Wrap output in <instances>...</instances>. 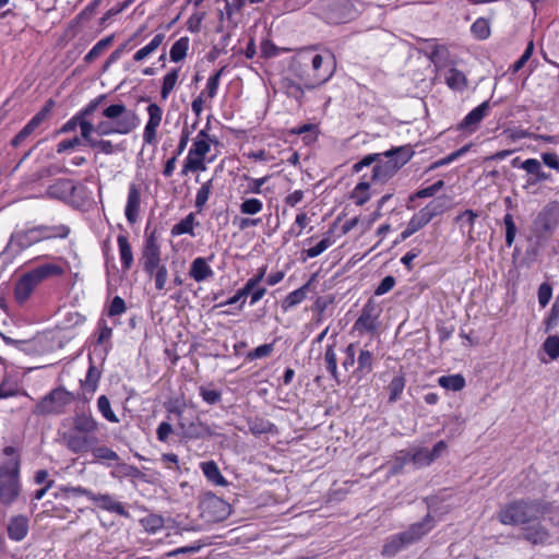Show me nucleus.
<instances>
[{
    "instance_id": "1",
    "label": "nucleus",
    "mask_w": 559,
    "mask_h": 559,
    "mask_svg": "<svg viewBox=\"0 0 559 559\" xmlns=\"http://www.w3.org/2000/svg\"><path fill=\"white\" fill-rule=\"evenodd\" d=\"M5 457L0 463V502L5 507L17 501L21 491V454L14 447L3 449Z\"/></svg>"
},
{
    "instance_id": "2",
    "label": "nucleus",
    "mask_w": 559,
    "mask_h": 559,
    "mask_svg": "<svg viewBox=\"0 0 559 559\" xmlns=\"http://www.w3.org/2000/svg\"><path fill=\"white\" fill-rule=\"evenodd\" d=\"M549 511V504L542 500L521 499L506 504L498 518L506 525H526L539 522Z\"/></svg>"
},
{
    "instance_id": "3",
    "label": "nucleus",
    "mask_w": 559,
    "mask_h": 559,
    "mask_svg": "<svg viewBox=\"0 0 559 559\" xmlns=\"http://www.w3.org/2000/svg\"><path fill=\"white\" fill-rule=\"evenodd\" d=\"M70 233V228L66 225L47 226L38 225L28 229L16 230L10 237L2 254H17L31 246L44 240L52 238H66Z\"/></svg>"
},
{
    "instance_id": "4",
    "label": "nucleus",
    "mask_w": 559,
    "mask_h": 559,
    "mask_svg": "<svg viewBox=\"0 0 559 559\" xmlns=\"http://www.w3.org/2000/svg\"><path fill=\"white\" fill-rule=\"evenodd\" d=\"M415 152L413 146L402 145L392 147L381 154L385 160H379L372 169V180L385 182L391 179L404 165H406Z\"/></svg>"
},
{
    "instance_id": "5",
    "label": "nucleus",
    "mask_w": 559,
    "mask_h": 559,
    "mask_svg": "<svg viewBox=\"0 0 559 559\" xmlns=\"http://www.w3.org/2000/svg\"><path fill=\"white\" fill-rule=\"evenodd\" d=\"M62 269L55 263H45L25 273L15 284L14 297L24 304L34 289L46 278L62 274Z\"/></svg>"
},
{
    "instance_id": "6",
    "label": "nucleus",
    "mask_w": 559,
    "mask_h": 559,
    "mask_svg": "<svg viewBox=\"0 0 559 559\" xmlns=\"http://www.w3.org/2000/svg\"><path fill=\"white\" fill-rule=\"evenodd\" d=\"M317 9L319 16L329 24L347 23L357 14L350 0H320Z\"/></svg>"
},
{
    "instance_id": "7",
    "label": "nucleus",
    "mask_w": 559,
    "mask_h": 559,
    "mask_svg": "<svg viewBox=\"0 0 559 559\" xmlns=\"http://www.w3.org/2000/svg\"><path fill=\"white\" fill-rule=\"evenodd\" d=\"M74 399V395L64 388H56L35 405L33 414L37 416L61 415Z\"/></svg>"
},
{
    "instance_id": "8",
    "label": "nucleus",
    "mask_w": 559,
    "mask_h": 559,
    "mask_svg": "<svg viewBox=\"0 0 559 559\" xmlns=\"http://www.w3.org/2000/svg\"><path fill=\"white\" fill-rule=\"evenodd\" d=\"M103 116L109 120H114L115 131L118 134H128L140 123L138 115L127 109L122 103L106 107L103 110Z\"/></svg>"
},
{
    "instance_id": "9",
    "label": "nucleus",
    "mask_w": 559,
    "mask_h": 559,
    "mask_svg": "<svg viewBox=\"0 0 559 559\" xmlns=\"http://www.w3.org/2000/svg\"><path fill=\"white\" fill-rule=\"evenodd\" d=\"M61 438L67 449L73 454L87 453L99 442L96 435L78 432L72 428L63 432Z\"/></svg>"
},
{
    "instance_id": "10",
    "label": "nucleus",
    "mask_w": 559,
    "mask_h": 559,
    "mask_svg": "<svg viewBox=\"0 0 559 559\" xmlns=\"http://www.w3.org/2000/svg\"><path fill=\"white\" fill-rule=\"evenodd\" d=\"M140 262L144 272L150 276H153L156 267L160 265V247L157 242V237L154 231L151 233L145 239Z\"/></svg>"
},
{
    "instance_id": "11",
    "label": "nucleus",
    "mask_w": 559,
    "mask_h": 559,
    "mask_svg": "<svg viewBox=\"0 0 559 559\" xmlns=\"http://www.w3.org/2000/svg\"><path fill=\"white\" fill-rule=\"evenodd\" d=\"M304 66H307V62L302 61V59L294 58L290 62L289 70L294 73V75L304 84L306 90H314L318 86L324 84L331 76L332 71L329 70L324 74H316L313 80L309 79L304 70Z\"/></svg>"
},
{
    "instance_id": "12",
    "label": "nucleus",
    "mask_w": 559,
    "mask_h": 559,
    "mask_svg": "<svg viewBox=\"0 0 559 559\" xmlns=\"http://www.w3.org/2000/svg\"><path fill=\"white\" fill-rule=\"evenodd\" d=\"M376 307L370 301L367 302L354 324V329L360 333H374L378 329V313Z\"/></svg>"
},
{
    "instance_id": "13",
    "label": "nucleus",
    "mask_w": 559,
    "mask_h": 559,
    "mask_svg": "<svg viewBox=\"0 0 559 559\" xmlns=\"http://www.w3.org/2000/svg\"><path fill=\"white\" fill-rule=\"evenodd\" d=\"M433 518L427 514L420 522L412 524L406 531L402 532L406 543L409 545L417 543L433 528Z\"/></svg>"
},
{
    "instance_id": "14",
    "label": "nucleus",
    "mask_w": 559,
    "mask_h": 559,
    "mask_svg": "<svg viewBox=\"0 0 559 559\" xmlns=\"http://www.w3.org/2000/svg\"><path fill=\"white\" fill-rule=\"evenodd\" d=\"M266 272V266H262L259 269V272L253 277L249 278L242 288L237 290V293L225 301V305H235L240 301V309L246 302V297L251 294V292L259 285V283L263 280Z\"/></svg>"
},
{
    "instance_id": "15",
    "label": "nucleus",
    "mask_w": 559,
    "mask_h": 559,
    "mask_svg": "<svg viewBox=\"0 0 559 559\" xmlns=\"http://www.w3.org/2000/svg\"><path fill=\"white\" fill-rule=\"evenodd\" d=\"M93 501L98 508L117 513L121 516L129 518L130 514L123 507V504L119 501H117L109 493H92V497L90 499Z\"/></svg>"
},
{
    "instance_id": "16",
    "label": "nucleus",
    "mask_w": 559,
    "mask_h": 559,
    "mask_svg": "<svg viewBox=\"0 0 559 559\" xmlns=\"http://www.w3.org/2000/svg\"><path fill=\"white\" fill-rule=\"evenodd\" d=\"M489 109V100L483 102L479 106L467 114V116L459 124V129L474 131L479 122L488 115Z\"/></svg>"
},
{
    "instance_id": "17",
    "label": "nucleus",
    "mask_w": 559,
    "mask_h": 559,
    "mask_svg": "<svg viewBox=\"0 0 559 559\" xmlns=\"http://www.w3.org/2000/svg\"><path fill=\"white\" fill-rule=\"evenodd\" d=\"M141 192L135 183H131L126 205V217L130 224L136 223L140 215Z\"/></svg>"
},
{
    "instance_id": "18",
    "label": "nucleus",
    "mask_w": 559,
    "mask_h": 559,
    "mask_svg": "<svg viewBox=\"0 0 559 559\" xmlns=\"http://www.w3.org/2000/svg\"><path fill=\"white\" fill-rule=\"evenodd\" d=\"M76 190V186L72 179H58L55 183L50 185L47 193L55 199L66 200L71 198Z\"/></svg>"
},
{
    "instance_id": "19",
    "label": "nucleus",
    "mask_w": 559,
    "mask_h": 559,
    "mask_svg": "<svg viewBox=\"0 0 559 559\" xmlns=\"http://www.w3.org/2000/svg\"><path fill=\"white\" fill-rule=\"evenodd\" d=\"M8 536L14 542L23 540L28 533V519L24 515H14L8 523Z\"/></svg>"
},
{
    "instance_id": "20",
    "label": "nucleus",
    "mask_w": 559,
    "mask_h": 559,
    "mask_svg": "<svg viewBox=\"0 0 559 559\" xmlns=\"http://www.w3.org/2000/svg\"><path fill=\"white\" fill-rule=\"evenodd\" d=\"M180 427L182 429L183 437L188 439H200L213 435L211 428L199 419L188 424L180 421Z\"/></svg>"
},
{
    "instance_id": "21",
    "label": "nucleus",
    "mask_w": 559,
    "mask_h": 559,
    "mask_svg": "<svg viewBox=\"0 0 559 559\" xmlns=\"http://www.w3.org/2000/svg\"><path fill=\"white\" fill-rule=\"evenodd\" d=\"M71 428L75 429L78 432L96 435L99 429V425L91 414L79 413L73 417V425Z\"/></svg>"
},
{
    "instance_id": "22",
    "label": "nucleus",
    "mask_w": 559,
    "mask_h": 559,
    "mask_svg": "<svg viewBox=\"0 0 559 559\" xmlns=\"http://www.w3.org/2000/svg\"><path fill=\"white\" fill-rule=\"evenodd\" d=\"M407 546H409V544L406 543L403 533L394 534L385 539L381 554L384 557H394Z\"/></svg>"
},
{
    "instance_id": "23",
    "label": "nucleus",
    "mask_w": 559,
    "mask_h": 559,
    "mask_svg": "<svg viewBox=\"0 0 559 559\" xmlns=\"http://www.w3.org/2000/svg\"><path fill=\"white\" fill-rule=\"evenodd\" d=\"M247 425L249 431L254 436L273 433L277 431V428L273 423L262 417H249L247 418Z\"/></svg>"
},
{
    "instance_id": "24",
    "label": "nucleus",
    "mask_w": 559,
    "mask_h": 559,
    "mask_svg": "<svg viewBox=\"0 0 559 559\" xmlns=\"http://www.w3.org/2000/svg\"><path fill=\"white\" fill-rule=\"evenodd\" d=\"M520 168L524 169L527 174L535 176L534 180H528V183L532 185L540 181H546L550 178V174H546L542 168L540 162L535 158H528L524 160L520 165Z\"/></svg>"
},
{
    "instance_id": "25",
    "label": "nucleus",
    "mask_w": 559,
    "mask_h": 559,
    "mask_svg": "<svg viewBox=\"0 0 559 559\" xmlns=\"http://www.w3.org/2000/svg\"><path fill=\"white\" fill-rule=\"evenodd\" d=\"M216 143L215 139H211L206 130H201L195 138L192 147L189 150L191 154L195 156L205 157L210 152L211 143Z\"/></svg>"
},
{
    "instance_id": "26",
    "label": "nucleus",
    "mask_w": 559,
    "mask_h": 559,
    "mask_svg": "<svg viewBox=\"0 0 559 559\" xmlns=\"http://www.w3.org/2000/svg\"><path fill=\"white\" fill-rule=\"evenodd\" d=\"M189 275L195 282H203L213 276V270L206 263L204 258H197L191 263Z\"/></svg>"
},
{
    "instance_id": "27",
    "label": "nucleus",
    "mask_w": 559,
    "mask_h": 559,
    "mask_svg": "<svg viewBox=\"0 0 559 559\" xmlns=\"http://www.w3.org/2000/svg\"><path fill=\"white\" fill-rule=\"evenodd\" d=\"M111 477L121 479V478H138V479H144L145 474L142 473L136 466L127 464V463H120L118 462L114 469L110 472Z\"/></svg>"
},
{
    "instance_id": "28",
    "label": "nucleus",
    "mask_w": 559,
    "mask_h": 559,
    "mask_svg": "<svg viewBox=\"0 0 559 559\" xmlns=\"http://www.w3.org/2000/svg\"><path fill=\"white\" fill-rule=\"evenodd\" d=\"M119 253L121 259L122 269L128 271L133 264V252L131 245L124 235H119L117 238Z\"/></svg>"
},
{
    "instance_id": "29",
    "label": "nucleus",
    "mask_w": 559,
    "mask_h": 559,
    "mask_svg": "<svg viewBox=\"0 0 559 559\" xmlns=\"http://www.w3.org/2000/svg\"><path fill=\"white\" fill-rule=\"evenodd\" d=\"M524 538L533 545L544 544L549 538L548 531L540 524L525 528Z\"/></svg>"
},
{
    "instance_id": "30",
    "label": "nucleus",
    "mask_w": 559,
    "mask_h": 559,
    "mask_svg": "<svg viewBox=\"0 0 559 559\" xmlns=\"http://www.w3.org/2000/svg\"><path fill=\"white\" fill-rule=\"evenodd\" d=\"M445 83L451 90L461 92L466 88L467 79L462 71L451 68L445 75Z\"/></svg>"
},
{
    "instance_id": "31",
    "label": "nucleus",
    "mask_w": 559,
    "mask_h": 559,
    "mask_svg": "<svg viewBox=\"0 0 559 559\" xmlns=\"http://www.w3.org/2000/svg\"><path fill=\"white\" fill-rule=\"evenodd\" d=\"M201 468L205 477L213 484L217 486H225L227 484L226 479L221 474V471L214 461L203 462L201 464Z\"/></svg>"
},
{
    "instance_id": "32",
    "label": "nucleus",
    "mask_w": 559,
    "mask_h": 559,
    "mask_svg": "<svg viewBox=\"0 0 559 559\" xmlns=\"http://www.w3.org/2000/svg\"><path fill=\"white\" fill-rule=\"evenodd\" d=\"M373 353L368 349H361L357 358V368L355 373L361 376L369 374L373 369Z\"/></svg>"
},
{
    "instance_id": "33",
    "label": "nucleus",
    "mask_w": 559,
    "mask_h": 559,
    "mask_svg": "<svg viewBox=\"0 0 559 559\" xmlns=\"http://www.w3.org/2000/svg\"><path fill=\"white\" fill-rule=\"evenodd\" d=\"M444 211H445L444 202L440 199H435L431 202H429L425 207L419 210L418 213L421 215V217L428 224L432 218L444 213Z\"/></svg>"
},
{
    "instance_id": "34",
    "label": "nucleus",
    "mask_w": 559,
    "mask_h": 559,
    "mask_svg": "<svg viewBox=\"0 0 559 559\" xmlns=\"http://www.w3.org/2000/svg\"><path fill=\"white\" fill-rule=\"evenodd\" d=\"M309 288V283L305 284L300 288L289 293L282 302V308L284 311L299 305L305 300L307 296V290Z\"/></svg>"
},
{
    "instance_id": "35",
    "label": "nucleus",
    "mask_w": 559,
    "mask_h": 559,
    "mask_svg": "<svg viewBox=\"0 0 559 559\" xmlns=\"http://www.w3.org/2000/svg\"><path fill=\"white\" fill-rule=\"evenodd\" d=\"M438 383L440 386L454 392L461 391L466 384L464 377L460 373L442 376L438 379Z\"/></svg>"
},
{
    "instance_id": "36",
    "label": "nucleus",
    "mask_w": 559,
    "mask_h": 559,
    "mask_svg": "<svg viewBox=\"0 0 559 559\" xmlns=\"http://www.w3.org/2000/svg\"><path fill=\"white\" fill-rule=\"evenodd\" d=\"M41 124L39 117H33L26 126L11 140L12 146H19L22 144L34 131Z\"/></svg>"
},
{
    "instance_id": "37",
    "label": "nucleus",
    "mask_w": 559,
    "mask_h": 559,
    "mask_svg": "<svg viewBox=\"0 0 559 559\" xmlns=\"http://www.w3.org/2000/svg\"><path fill=\"white\" fill-rule=\"evenodd\" d=\"M282 87L288 97L295 98L301 103L305 92V87L301 82H295L289 78H285L282 80Z\"/></svg>"
},
{
    "instance_id": "38",
    "label": "nucleus",
    "mask_w": 559,
    "mask_h": 559,
    "mask_svg": "<svg viewBox=\"0 0 559 559\" xmlns=\"http://www.w3.org/2000/svg\"><path fill=\"white\" fill-rule=\"evenodd\" d=\"M427 225L426 221L421 217V215L417 212L408 222L407 227L400 235V238L395 241V243L400 241L406 240L413 234L421 229Z\"/></svg>"
},
{
    "instance_id": "39",
    "label": "nucleus",
    "mask_w": 559,
    "mask_h": 559,
    "mask_svg": "<svg viewBox=\"0 0 559 559\" xmlns=\"http://www.w3.org/2000/svg\"><path fill=\"white\" fill-rule=\"evenodd\" d=\"M189 49V38L181 37L179 38L170 48V60L173 62H179L183 60L187 56V51Z\"/></svg>"
},
{
    "instance_id": "40",
    "label": "nucleus",
    "mask_w": 559,
    "mask_h": 559,
    "mask_svg": "<svg viewBox=\"0 0 559 559\" xmlns=\"http://www.w3.org/2000/svg\"><path fill=\"white\" fill-rule=\"evenodd\" d=\"M114 35L100 39L84 57L86 63H92L96 60L112 43Z\"/></svg>"
},
{
    "instance_id": "41",
    "label": "nucleus",
    "mask_w": 559,
    "mask_h": 559,
    "mask_svg": "<svg viewBox=\"0 0 559 559\" xmlns=\"http://www.w3.org/2000/svg\"><path fill=\"white\" fill-rule=\"evenodd\" d=\"M477 217L478 214L473 210H465L463 213L459 214L454 219L455 223H461V229H463L465 225L468 227L467 236L469 240H474L472 233L475 219Z\"/></svg>"
},
{
    "instance_id": "42",
    "label": "nucleus",
    "mask_w": 559,
    "mask_h": 559,
    "mask_svg": "<svg viewBox=\"0 0 559 559\" xmlns=\"http://www.w3.org/2000/svg\"><path fill=\"white\" fill-rule=\"evenodd\" d=\"M90 452L97 461H115L118 462L120 460L119 455L111 449L106 445H94Z\"/></svg>"
},
{
    "instance_id": "43",
    "label": "nucleus",
    "mask_w": 559,
    "mask_h": 559,
    "mask_svg": "<svg viewBox=\"0 0 559 559\" xmlns=\"http://www.w3.org/2000/svg\"><path fill=\"white\" fill-rule=\"evenodd\" d=\"M92 491L84 488V487H81V486H76V487H73V486H62L59 488V490L57 492H55V498L58 499V498H66V497H69V496H74V497H78V496H86L88 499H91L92 497Z\"/></svg>"
},
{
    "instance_id": "44",
    "label": "nucleus",
    "mask_w": 559,
    "mask_h": 559,
    "mask_svg": "<svg viewBox=\"0 0 559 559\" xmlns=\"http://www.w3.org/2000/svg\"><path fill=\"white\" fill-rule=\"evenodd\" d=\"M205 168L204 157L195 156L189 152L183 164L182 175H187L189 171H203Z\"/></svg>"
},
{
    "instance_id": "45",
    "label": "nucleus",
    "mask_w": 559,
    "mask_h": 559,
    "mask_svg": "<svg viewBox=\"0 0 559 559\" xmlns=\"http://www.w3.org/2000/svg\"><path fill=\"white\" fill-rule=\"evenodd\" d=\"M404 388H405V378H404V376H395L391 380V382H390V384L388 386V390H389V402L390 403L396 402L400 399Z\"/></svg>"
},
{
    "instance_id": "46",
    "label": "nucleus",
    "mask_w": 559,
    "mask_h": 559,
    "mask_svg": "<svg viewBox=\"0 0 559 559\" xmlns=\"http://www.w3.org/2000/svg\"><path fill=\"white\" fill-rule=\"evenodd\" d=\"M178 75H179V70L173 69L170 72H168L164 76L163 85H162V90H160L162 99L166 100L168 98L169 94L171 93V91L174 90V87L177 83Z\"/></svg>"
},
{
    "instance_id": "47",
    "label": "nucleus",
    "mask_w": 559,
    "mask_h": 559,
    "mask_svg": "<svg viewBox=\"0 0 559 559\" xmlns=\"http://www.w3.org/2000/svg\"><path fill=\"white\" fill-rule=\"evenodd\" d=\"M324 361L326 365V369L332 376V378L338 382L337 358L334 349V344L328 345L324 354Z\"/></svg>"
},
{
    "instance_id": "48",
    "label": "nucleus",
    "mask_w": 559,
    "mask_h": 559,
    "mask_svg": "<svg viewBox=\"0 0 559 559\" xmlns=\"http://www.w3.org/2000/svg\"><path fill=\"white\" fill-rule=\"evenodd\" d=\"M413 453H411L409 459L412 460V463L418 467L429 465L432 463V457L430 454V450L427 448H418V449H412Z\"/></svg>"
},
{
    "instance_id": "49",
    "label": "nucleus",
    "mask_w": 559,
    "mask_h": 559,
    "mask_svg": "<svg viewBox=\"0 0 559 559\" xmlns=\"http://www.w3.org/2000/svg\"><path fill=\"white\" fill-rule=\"evenodd\" d=\"M193 225H194V214L190 213L173 227L171 234L173 235L189 234L191 236H194Z\"/></svg>"
},
{
    "instance_id": "50",
    "label": "nucleus",
    "mask_w": 559,
    "mask_h": 559,
    "mask_svg": "<svg viewBox=\"0 0 559 559\" xmlns=\"http://www.w3.org/2000/svg\"><path fill=\"white\" fill-rule=\"evenodd\" d=\"M471 31L475 35L476 38L486 39L490 35V26H489L488 20H486L484 17L477 19L473 23Z\"/></svg>"
},
{
    "instance_id": "51",
    "label": "nucleus",
    "mask_w": 559,
    "mask_h": 559,
    "mask_svg": "<svg viewBox=\"0 0 559 559\" xmlns=\"http://www.w3.org/2000/svg\"><path fill=\"white\" fill-rule=\"evenodd\" d=\"M97 407L102 415L110 423H118L116 414L112 412L110 402L106 395H100L97 400Z\"/></svg>"
},
{
    "instance_id": "52",
    "label": "nucleus",
    "mask_w": 559,
    "mask_h": 559,
    "mask_svg": "<svg viewBox=\"0 0 559 559\" xmlns=\"http://www.w3.org/2000/svg\"><path fill=\"white\" fill-rule=\"evenodd\" d=\"M212 190V180L204 182L197 192L195 207L201 211L206 204Z\"/></svg>"
},
{
    "instance_id": "53",
    "label": "nucleus",
    "mask_w": 559,
    "mask_h": 559,
    "mask_svg": "<svg viewBox=\"0 0 559 559\" xmlns=\"http://www.w3.org/2000/svg\"><path fill=\"white\" fill-rule=\"evenodd\" d=\"M543 348L550 357V359H557L559 357V336H548L543 344Z\"/></svg>"
},
{
    "instance_id": "54",
    "label": "nucleus",
    "mask_w": 559,
    "mask_h": 559,
    "mask_svg": "<svg viewBox=\"0 0 559 559\" xmlns=\"http://www.w3.org/2000/svg\"><path fill=\"white\" fill-rule=\"evenodd\" d=\"M503 223L506 226V243L508 247H511L516 235V226L513 216L510 213L506 214Z\"/></svg>"
},
{
    "instance_id": "55",
    "label": "nucleus",
    "mask_w": 559,
    "mask_h": 559,
    "mask_svg": "<svg viewBox=\"0 0 559 559\" xmlns=\"http://www.w3.org/2000/svg\"><path fill=\"white\" fill-rule=\"evenodd\" d=\"M205 545H206L205 543L198 540L190 546H183V547L176 548L171 551H168V552H166L165 556L170 558V557H177L179 555L195 554Z\"/></svg>"
},
{
    "instance_id": "56",
    "label": "nucleus",
    "mask_w": 559,
    "mask_h": 559,
    "mask_svg": "<svg viewBox=\"0 0 559 559\" xmlns=\"http://www.w3.org/2000/svg\"><path fill=\"white\" fill-rule=\"evenodd\" d=\"M148 121L146 126L158 128L162 121L163 110L157 104H150L147 107Z\"/></svg>"
},
{
    "instance_id": "57",
    "label": "nucleus",
    "mask_w": 559,
    "mask_h": 559,
    "mask_svg": "<svg viewBox=\"0 0 559 559\" xmlns=\"http://www.w3.org/2000/svg\"><path fill=\"white\" fill-rule=\"evenodd\" d=\"M262 202L258 199H247L240 204V212L242 214L254 215L262 210Z\"/></svg>"
},
{
    "instance_id": "58",
    "label": "nucleus",
    "mask_w": 559,
    "mask_h": 559,
    "mask_svg": "<svg viewBox=\"0 0 559 559\" xmlns=\"http://www.w3.org/2000/svg\"><path fill=\"white\" fill-rule=\"evenodd\" d=\"M200 395L202 396L203 401L210 405H214V404L218 403L222 399L221 391L209 388V386H201Z\"/></svg>"
},
{
    "instance_id": "59",
    "label": "nucleus",
    "mask_w": 559,
    "mask_h": 559,
    "mask_svg": "<svg viewBox=\"0 0 559 559\" xmlns=\"http://www.w3.org/2000/svg\"><path fill=\"white\" fill-rule=\"evenodd\" d=\"M90 146L92 148H97L102 153H105L107 155L112 154L116 151H121L122 150V147L119 144L115 145L110 141L97 140V139L94 142H92V144Z\"/></svg>"
},
{
    "instance_id": "60",
    "label": "nucleus",
    "mask_w": 559,
    "mask_h": 559,
    "mask_svg": "<svg viewBox=\"0 0 559 559\" xmlns=\"http://www.w3.org/2000/svg\"><path fill=\"white\" fill-rule=\"evenodd\" d=\"M559 322V300H555L548 317L545 319V331L549 332L555 326H557Z\"/></svg>"
},
{
    "instance_id": "61",
    "label": "nucleus",
    "mask_w": 559,
    "mask_h": 559,
    "mask_svg": "<svg viewBox=\"0 0 559 559\" xmlns=\"http://www.w3.org/2000/svg\"><path fill=\"white\" fill-rule=\"evenodd\" d=\"M147 532L155 533L164 526V520L159 515H148L142 520Z\"/></svg>"
},
{
    "instance_id": "62",
    "label": "nucleus",
    "mask_w": 559,
    "mask_h": 559,
    "mask_svg": "<svg viewBox=\"0 0 559 559\" xmlns=\"http://www.w3.org/2000/svg\"><path fill=\"white\" fill-rule=\"evenodd\" d=\"M331 245L332 242L330 238L326 237L319 241L314 247L305 250L302 253H305L307 258H316L324 252Z\"/></svg>"
},
{
    "instance_id": "63",
    "label": "nucleus",
    "mask_w": 559,
    "mask_h": 559,
    "mask_svg": "<svg viewBox=\"0 0 559 559\" xmlns=\"http://www.w3.org/2000/svg\"><path fill=\"white\" fill-rule=\"evenodd\" d=\"M552 296V287L549 283L545 282L538 287V302L542 308H545Z\"/></svg>"
},
{
    "instance_id": "64",
    "label": "nucleus",
    "mask_w": 559,
    "mask_h": 559,
    "mask_svg": "<svg viewBox=\"0 0 559 559\" xmlns=\"http://www.w3.org/2000/svg\"><path fill=\"white\" fill-rule=\"evenodd\" d=\"M106 99V95H99L95 99H92L83 109L79 111L82 118L87 119L90 116H92L95 110L98 108V106Z\"/></svg>"
}]
</instances>
